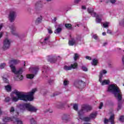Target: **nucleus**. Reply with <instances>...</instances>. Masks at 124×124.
Segmentation results:
<instances>
[{"mask_svg":"<svg viewBox=\"0 0 124 124\" xmlns=\"http://www.w3.org/2000/svg\"><path fill=\"white\" fill-rule=\"evenodd\" d=\"M20 112H23L26 110H28L29 112H36L37 109L36 108L31 105L30 104H24L21 105L19 107Z\"/></svg>","mask_w":124,"mask_h":124,"instance_id":"nucleus-5","label":"nucleus"},{"mask_svg":"<svg viewBox=\"0 0 124 124\" xmlns=\"http://www.w3.org/2000/svg\"><path fill=\"white\" fill-rule=\"evenodd\" d=\"M56 21H57V18L56 17H54V18L52 20V22H56Z\"/></svg>","mask_w":124,"mask_h":124,"instance_id":"nucleus-49","label":"nucleus"},{"mask_svg":"<svg viewBox=\"0 0 124 124\" xmlns=\"http://www.w3.org/2000/svg\"><path fill=\"white\" fill-rule=\"evenodd\" d=\"M82 69L83 71H88V68H87V67L85 66H83L82 67Z\"/></svg>","mask_w":124,"mask_h":124,"instance_id":"nucleus-38","label":"nucleus"},{"mask_svg":"<svg viewBox=\"0 0 124 124\" xmlns=\"http://www.w3.org/2000/svg\"><path fill=\"white\" fill-rule=\"evenodd\" d=\"M14 117L12 118L8 117H5L4 118H3L2 121L4 123H7L8 122H11L14 121Z\"/></svg>","mask_w":124,"mask_h":124,"instance_id":"nucleus-18","label":"nucleus"},{"mask_svg":"<svg viewBox=\"0 0 124 124\" xmlns=\"http://www.w3.org/2000/svg\"><path fill=\"white\" fill-rule=\"evenodd\" d=\"M27 78L28 79H33L34 77V75L33 74H29L26 76Z\"/></svg>","mask_w":124,"mask_h":124,"instance_id":"nucleus-23","label":"nucleus"},{"mask_svg":"<svg viewBox=\"0 0 124 124\" xmlns=\"http://www.w3.org/2000/svg\"><path fill=\"white\" fill-rule=\"evenodd\" d=\"M52 0H46V1H51Z\"/></svg>","mask_w":124,"mask_h":124,"instance_id":"nucleus-58","label":"nucleus"},{"mask_svg":"<svg viewBox=\"0 0 124 124\" xmlns=\"http://www.w3.org/2000/svg\"><path fill=\"white\" fill-rule=\"evenodd\" d=\"M107 45V43H104V46H106Z\"/></svg>","mask_w":124,"mask_h":124,"instance_id":"nucleus-56","label":"nucleus"},{"mask_svg":"<svg viewBox=\"0 0 124 124\" xmlns=\"http://www.w3.org/2000/svg\"><path fill=\"white\" fill-rule=\"evenodd\" d=\"M10 100H11V98H10L9 97H7L5 99V102L8 103L9 101H10Z\"/></svg>","mask_w":124,"mask_h":124,"instance_id":"nucleus-35","label":"nucleus"},{"mask_svg":"<svg viewBox=\"0 0 124 124\" xmlns=\"http://www.w3.org/2000/svg\"><path fill=\"white\" fill-rule=\"evenodd\" d=\"M38 67L36 66L34 67H31L29 69V71H30L31 73H33V74H36L37 73V71H38Z\"/></svg>","mask_w":124,"mask_h":124,"instance_id":"nucleus-17","label":"nucleus"},{"mask_svg":"<svg viewBox=\"0 0 124 124\" xmlns=\"http://www.w3.org/2000/svg\"><path fill=\"white\" fill-rule=\"evenodd\" d=\"M48 58L47 61H48V62H55V61H53L54 58L52 57V56H49Z\"/></svg>","mask_w":124,"mask_h":124,"instance_id":"nucleus-24","label":"nucleus"},{"mask_svg":"<svg viewBox=\"0 0 124 124\" xmlns=\"http://www.w3.org/2000/svg\"><path fill=\"white\" fill-rule=\"evenodd\" d=\"M87 11L89 14L92 16V17H96V22L98 24H99L102 20L103 16L102 15H96L94 12H93V8H89L87 9Z\"/></svg>","mask_w":124,"mask_h":124,"instance_id":"nucleus-6","label":"nucleus"},{"mask_svg":"<svg viewBox=\"0 0 124 124\" xmlns=\"http://www.w3.org/2000/svg\"><path fill=\"white\" fill-rule=\"evenodd\" d=\"M1 123L0 122V124H1Z\"/></svg>","mask_w":124,"mask_h":124,"instance_id":"nucleus-60","label":"nucleus"},{"mask_svg":"<svg viewBox=\"0 0 124 124\" xmlns=\"http://www.w3.org/2000/svg\"><path fill=\"white\" fill-rule=\"evenodd\" d=\"M114 117H115V115L114 114H112V115L110 116V117L109 118V120L105 119L104 124H108V122H109L110 123H111V124H114V120L115 119Z\"/></svg>","mask_w":124,"mask_h":124,"instance_id":"nucleus-14","label":"nucleus"},{"mask_svg":"<svg viewBox=\"0 0 124 124\" xmlns=\"http://www.w3.org/2000/svg\"><path fill=\"white\" fill-rule=\"evenodd\" d=\"M10 112L11 114H13V113L15 112V108H14L13 107H11L10 109Z\"/></svg>","mask_w":124,"mask_h":124,"instance_id":"nucleus-30","label":"nucleus"},{"mask_svg":"<svg viewBox=\"0 0 124 124\" xmlns=\"http://www.w3.org/2000/svg\"><path fill=\"white\" fill-rule=\"evenodd\" d=\"M81 1V0H75V3H79Z\"/></svg>","mask_w":124,"mask_h":124,"instance_id":"nucleus-44","label":"nucleus"},{"mask_svg":"<svg viewBox=\"0 0 124 124\" xmlns=\"http://www.w3.org/2000/svg\"><path fill=\"white\" fill-rule=\"evenodd\" d=\"M74 59L75 61H77V60H78V59H79V54L75 53V56L74 57Z\"/></svg>","mask_w":124,"mask_h":124,"instance_id":"nucleus-31","label":"nucleus"},{"mask_svg":"<svg viewBox=\"0 0 124 124\" xmlns=\"http://www.w3.org/2000/svg\"><path fill=\"white\" fill-rule=\"evenodd\" d=\"M81 8L82 9H86V6H82Z\"/></svg>","mask_w":124,"mask_h":124,"instance_id":"nucleus-50","label":"nucleus"},{"mask_svg":"<svg viewBox=\"0 0 124 124\" xmlns=\"http://www.w3.org/2000/svg\"><path fill=\"white\" fill-rule=\"evenodd\" d=\"M5 66H6V64L5 63H2L0 64V68L1 69H3Z\"/></svg>","mask_w":124,"mask_h":124,"instance_id":"nucleus-27","label":"nucleus"},{"mask_svg":"<svg viewBox=\"0 0 124 124\" xmlns=\"http://www.w3.org/2000/svg\"><path fill=\"white\" fill-rule=\"evenodd\" d=\"M37 91L36 88L32 90L31 92L26 94L23 92L15 90L11 94V99L13 102H17L18 100H24V101H32L33 100V94Z\"/></svg>","mask_w":124,"mask_h":124,"instance_id":"nucleus-1","label":"nucleus"},{"mask_svg":"<svg viewBox=\"0 0 124 124\" xmlns=\"http://www.w3.org/2000/svg\"><path fill=\"white\" fill-rule=\"evenodd\" d=\"M47 30L48 33L50 34L53 33V31H52V28L51 27H48Z\"/></svg>","mask_w":124,"mask_h":124,"instance_id":"nucleus-29","label":"nucleus"},{"mask_svg":"<svg viewBox=\"0 0 124 124\" xmlns=\"http://www.w3.org/2000/svg\"><path fill=\"white\" fill-rule=\"evenodd\" d=\"M10 29H11V31L12 32V34H13L14 35H16L18 36L19 34L17 32H16V28L14 25H12L10 27Z\"/></svg>","mask_w":124,"mask_h":124,"instance_id":"nucleus-15","label":"nucleus"},{"mask_svg":"<svg viewBox=\"0 0 124 124\" xmlns=\"http://www.w3.org/2000/svg\"><path fill=\"white\" fill-rule=\"evenodd\" d=\"M108 92L112 93L116 98L118 102H120L123 98V94L120 88L116 84H111L108 88Z\"/></svg>","mask_w":124,"mask_h":124,"instance_id":"nucleus-4","label":"nucleus"},{"mask_svg":"<svg viewBox=\"0 0 124 124\" xmlns=\"http://www.w3.org/2000/svg\"><path fill=\"white\" fill-rule=\"evenodd\" d=\"M107 71L105 70H103L101 71L100 75L99 76V81L101 83L102 86H104V85H108L110 83L109 80L105 79L102 81V78H103V74H106Z\"/></svg>","mask_w":124,"mask_h":124,"instance_id":"nucleus-7","label":"nucleus"},{"mask_svg":"<svg viewBox=\"0 0 124 124\" xmlns=\"http://www.w3.org/2000/svg\"><path fill=\"white\" fill-rule=\"evenodd\" d=\"M24 64V67H22L19 68L18 71H16V67H15V65H16V64H18V63H20V60H18L17 59H12L10 60L9 61V64H10V67L12 70V72L14 73L18 79L19 80H23L24 78V77L22 75L23 72L26 70V62L25 61H23Z\"/></svg>","mask_w":124,"mask_h":124,"instance_id":"nucleus-2","label":"nucleus"},{"mask_svg":"<svg viewBox=\"0 0 124 124\" xmlns=\"http://www.w3.org/2000/svg\"><path fill=\"white\" fill-rule=\"evenodd\" d=\"M2 34H3V33L0 32V38H1V37L2 36Z\"/></svg>","mask_w":124,"mask_h":124,"instance_id":"nucleus-51","label":"nucleus"},{"mask_svg":"<svg viewBox=\"0 0 124 124\" xmlns=\"http://www.w3.org/2000/svg\"><path fill=\"white\" fill-rule=\"evenodd\" d=\"M42 21V16H40V17H38L37 20H36V23H41Z\"/></svg>","mask_w":124,"mask_h":124,"instance_id":"nucleus-26","label":"nucleus"},{"mask_svg":"<svg viewBox=\"0 0 124 124\" xmlns=\"http://www.w3.org/2000/svg\"><path fill=\"white\" fill-rule=\"evenodd\" d=\"M30 122L31 124H37L36 121L33 118L30 119Z\"/></svg>","mask_w":124,"mask_h":124,"instance_id":"nucleus-22","label":"nucleus"},{"mask_svg":"<svg viewBox=\"0 0 124 124\" xmlns=\"http://www.w3.org/2000/svg\"><path fill=\"white\" fill-rule=\"evenodd\" d=\"M42 40H43V42ZM41 43L42 45H50V35L46 36L44 39H42Z\"/></svg>","mask_w":124,"mask_h":124,"instance_id":"nucleus-12","label":"nucleus"},{"mask_svg":"<svg viewBox=\"0 0 124 124\" xmlns=\"http://www.w3.org/2000/svg\"><path fill=\"white\" fill-rule=\"evenodd\" d=\"M56 30L54 31V33L59 34L62 31V24H57L55 26Z\"/></svg>","mask_w":124,"mask_h":124,"instance_id":"nucleus-13","label":"nucleus"},{"mask_svg":"<svg viewBox=\"0 0 124 124\" xmlns=\"http://www.w3.org/2000/svg\"><path fill=\"white\" fill-rule=\"evenodd\" d=\"M18 115H19V112H16V116H14V123H17V124H23V122H22V121L16 118V117H17Z\"/></svg>","mask_w":124,"mask_h":124,"instance_id":"nucleus-16","label":"nucleus"},{"mask_svg":"<svg viewBox=\"0 0 124 124\" xmlns=\"http://www.w3.org/2000/svg\"><path fill=\"white\" fill-rule=\"evenodd\" d=\"M3 81L5 82V83H8V79H7L6 78H3Z\"/></svg>","mask_w":124,"mask_h":124,"instance_id":"nucleus-40","label":"nucleus"},{"mask_svg":"<svg viewBox=\"0 0 124 124\" xmlns=\"http://www.w3.org/2000/svg\"><path fill=\"white\" fill-rule=\"evenodd\" d=\"M109 24H110L109 22H104L103 23V26L104 28H108L109 27Z\"/></svg>","mask_w":124,"mask_h":124,"instance_id":"nucleus-28","label":"nucleus"},{"mask_svg":"<svg viewBox=\"0 0 124 124\" xmlns=\"http://www.w3.org/2000/svg\"><path fill=\"white\" fill-rule=\"evenodd\" d=\"M84 84V82L82 80L77 81L75 82V86L77 87V88H80V85H83Z\"/></svg>","mask_w":124,"mask_h":124,"instance_id":"nucleus-19","label":"nucleus"},{"mask_svg":"<svg viewBox=\"0 0 124 124\" xmlns=\"http://www.w3.org/2000/svg\"><path fill=\"white\" fill-rule=\"evenodd\" d=\"M93 38H94V39H96V40H97L98 38L97 35H93Z\"/></svg>","mask_w":124,"mask_h":124,"instance_id":"nucleus-42","label":"nucleus"},{"mask_svg":"<svg viewBox=\"0 0 124 124\" xmlns=\"http://www.w3.org/2000/svg\"><path fill=\"white\" fill-rule=\"evenodd\" d=\"M48 70V66H44L43 67V73H45V72H46Z\"/></svg>","mask_w":124,"mask_h":124,"instance_id":"nucleus-25","label":"nucleus"},{"mask_svg":"<svg viewBox=\"0 0 124 124\" xmlns=\"http://www.w3.org/2000/svg\"><path fill=\"white\" fill-rule=\"evenodd\" d=\"M77 26H78V27H79V25H78Z\"/></svg>","mask_w":124,"mask_h":124,"instance_id":"nucleus-59","label":"nucleus"},{"mask_svg":"<svg viewBox=\"0 0 124 124\" xmlns=\"http://www.w3.org/2000/svg\"><path fill=\"white\" fill-rule=\"evenodd\" d=\"M11 43V41L8 39V38H6L3 42V49L4 50H7L8 49L9 47H10V44Z\"/></svg>","mask_w":124,"mask_h":124,"instance_id":"nucleus-10","label":"nucleus"},{"mask_svg":"<svg viewBox=\"0 0 124 124\" xmlns=\"http://www.w3.org/2000/svg\"><path fill=\"white\" fill-rule=\"evenodd\" d=\"M68 84H69V81L66 79H65L63 81L64 86H67Z\"/></svg>","mask_w":124,"mask_h":124,"instance_id":"nucleus-33","label":"nucleus"},{"mask_svg":"<svg viewBox=\"0 0 124 124\" xmlns=\"http://www.w3.org/2000/svg\"><path fill=\"white\" fill-rule=\"evenodd\" d=\"M121 108H122V104L119 103V104H118L117 111H119V110H120L121 109Z\"/></svg>","mask_w":124,"mask_h":124,"instance_id":"nucleus-39","label":"nucleus"},{"mask_svg":"<svg viewBox=\"0 0 124 124\" xmlns=\"http://www.w3.org/2000/svg\"><path fill=\"white\" fill-rule=\"evenodd\" d=\"M93 107L89 105H83L81 106V109L78 111V115L79 119L82 120L84 122H91V120H93L96 118L97 112H93L89 117L83 118V115L89 111H91Z\"/></svg>","mask_w":124,"mask_h":124,"instance_id":"nucleus-3","label":"nucleus"},{"mask_svg":"<svg viewBox=\"0 0 124 124\" xmlns=\"http://www.w3.org/2000/svg\"><path fill=\"white\" fill-rule=\"evenodd\" d=\"M103 107V103H100V106L99 107V109H102Z\"/></svg>","mask_w":124,"mask_h":124,"instance_id":"nucleus-41","label":"nucleus"},{"mask_svg":"<svg viewBox=\"0 0 124 124\" xmlns=\"http://www.w3.org/2000/svg\"><path fill=\"white\" fill-rule=\"evenodd\" d=\"M54 82V79H50V80H49V83H50V84H52V83H53Z\"/></svg>","mask_w":124,"mask_h":124,"instance_id":"nucleus-47","label":"nucleus"},{"mask_svg":"<svg viewBox=\"0 0 124 124\" xmlns=\"http://www.w3.org/2000/svg\"><path fill=\"white\" fill-rule=\"evenodd\" d=\"M107 33H109L111 34L112 33V31H111V30H108Z\"/></svg>","mask_w":124,"mask_h":124,"instance_id":"nucleus-46","label":"nucleus"},{"mask_svg":"<svg viewBox=\"0 0 124 124\" xmlns=\"http://www.w3.org/2000/svg\"><path fill=\"white\" fill-rule=\"evenodd\" d=\"M119 25H120V26H123V27H124V18L119 22Z\"/></svg>","mask_w":124,"mask_h":124,"instance_id":"nucleus-36","label":"nucleus"},{"mask_svg":"<svg viewBox=\"0 0 124 124\" xmlns=\"http://www.w3.org/2000/svg\"><path fill=\"white\" fill-rule=\"evenodd\" d=\"M17 16V13L14 10H11L8 15V19L11 22H14Z\"/></svg>","mask_w":124,"mask_h":124,"instance_id":"nucleus-8","label":"nucleus"},{"mask_svg":"<svg viewBox=\"0 0 124 124\" xmlns=\"http://www.w3.org/2000/svg\"><path fill=\"white\" fill-rule=\"evenodd\" d=\"M91 63L92 65H94V66L97 65V63H98V60L95 58L93 59L92 62H91Z\"/></svg>","mask_w":124,"mask_h":124,"instance_id":"nucleus-20","label":"nucleus"},{"mask_svg":"<svg viewBox=\"0 0 124 124\" xmlns=\"http://www.w3.org/2000/svg\"><path fill=\"white\" fill-rule=\"evenodd\" d=\"M102 35H106V32H103Z\"/></svg>","mask_w":124,"mask_h":124,"instance_id":"nucleus-53","label":"nucleus"},{"mask_svg":"<svg viewBox=\"0 0 124 124\" xmlns=\"http://www.w3.org/2000/svg\"><path fill=\"white\" fill-rule=\"evenodd\" d=\"M2 27H3V24H0V31L2 29Z\"/></svg>","mask_w":124,"mask_h":124,"instance_id":"nucleus-48","label":"nucleus"},{"mask_svg":"<svg viewBox=\"0 0 124 124\" xmlns=\"http://www.w3.org/2000/svg\"><path fill=\"white\" fill-rule=\"evenodd\" d=\"M111 3H115L116 2V0H110Z\"/></svg>","mask_w":124,"mask_h":124,"instance_id":"nucleus-45","label":"nucleus"},{"mask_svg":"<svg viewBox=\"0 0 124 124\" xmlns=\"http://www.w3.org/2000/svg\"><path fill=\"white\" fill-rule=\"evenodd\" d=\"M119 121L120 122H122V123H124V116H121L119 118Z\"/></svg>","mask_w":124,"mask_h":124,"instance_id":"nucleus-37","label":"nucleus"},{"mask_svg":"<svg viewBox=\"0 0 124 124\" xmlns=\"http://www.w3.org/2000/svg\"><path fill=\"white\" fill-rule=\"evenodd\" d=\"M78 66L77 63L75 62L73 64H72L71 66L65 65L63 67L64 70H71L72 68L75 69Z\"/></svg>","mask_w":124,"mask_h":124,"instance_id":"nucleus-11","label":"nucleus"},{"mask_svg":"<svg viewBox=\"0 0 124 124\" xmlns=\"http://www.w3.org/2000/svg\"><path fill=\"white\" fill-rule=\"evenodd\" d=\"M80 41H81V37L78 36L77 37L76 39L72 38L71 40H69L68 44L69 46H73V45L77 44V43H78V42H80Z\"/></svg>","mask_w":124,"mask_h":124,"instance_id":"nucleus-9","label":"nucleus"},{"mask_svg":"<svg viewBox=\"0 0 124 124\" xmlns=\"http://www.w3.org/2000/svg\"><path fill=\"white\" fill-rule=\"evenodd\" d=\"M66 116L65 115H64L62 117V120H66Z\"/></svg>","mask_w":124,"mask_h":124,"instance_id":"nucleus-52","label":"nucleus"},{"mask_svg":"<svg viewBox=\"0 0 124 124\" xmlns=\"http://www.w3.org/2000/svg\"><path fill=\"white\" fill-rule=\"evenodd\" d=\"M84 124H90L89 123H84Z\"/></svg>","mask_w":124,"mask_h":124,"instance_id":"nucleus-57","label":"nucleus"},{"mask_svg":"<svg viewBox=\"0 0 124 124\" xmlns=\"http://www.w3.org/2000/svg\"><path fill=\"white\" fill-rule=\"evenodd\" d=\"M5 89L7 92H11V86L8 85L7 86H5Z\"/></svg>","mask_w":124,"mask_h":124,"instance_id":"nucleus-21","label":"nucleus"},{"mask_svg":"<svg viewBox=\"0 0 124 124\" xmlns=\"http://www.w3.org/2000/svg\"><path fill=\"white\" fill-rule=\"evenodd\" d=\"M48 112H49V113H52V112H53V111H52V110L49 109L48 110Z\"/></svg>","mask_w":124,"mask_h":124,"instance_id":"nucleus-55","label":"nucleus"},{"mask_svg":"<svg viewBox=\"0 0 124 124\" xmlns=\"http://www.w3.org/2000/svg\"><path fill=\"white\" fill-rule=\"evenodd\" d=\"M65 27H66V28L67 29H68L69 30H70V29H71V24H66L65 25Z\"/></svg>","mask_w":124,"mask_h":124,"instance_id":"nucleus-34","label":"nucleus"},{"mask_svg":"<svg viewBox=\"0 0 124 124\" xmlns=\"http://www.w3.org/2000/svg\"><path fill=\"white\" fill-rule=\"evenodd\" d=\"M73 108L75 111H77L78 110V104H75L73 106Z\"/></svg>","mask_w":124,"mask_h":124,"instance_id":"nucleus-32","label":"nucleus"},{"mask_svg":"<svg viewBox=\"0 0 124 124\" xmlns=\"http://www.w3.org/2000/svg\"><path fill=\"white\" fill-rule=\"evenodd\" d=\"M1 114H2V111H1V110L0 108V116L1 115Z\"/></svg>","mask_w":124,"mask_h":124,"instance_id":"nucleus-54","label":"nucleus"},{"mask_svg":"<svg viewBox=\"0 0 124 124\" xmlns=\"http://www.w3.org/2000/svg\"><path fill=\"white\" fill-rule=\"evenodd\" d=\"M86 59L87 60H89V61H91V60H92V58L90 56H86Z\"/></svg>","mask_w":124,"mask_h":124,"instance_id":"nucleus-43","label":"nucleus"}]
</instances>
